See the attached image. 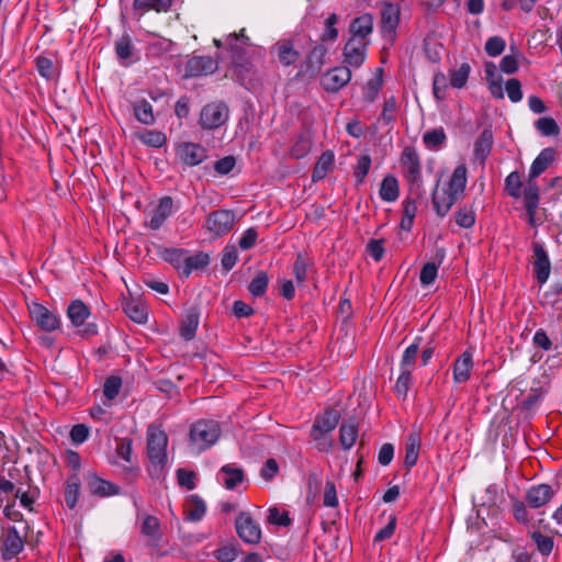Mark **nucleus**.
<instances>
[{
    "label": "nucleus",
    "instance_id": "1",
    "mask_svg": "<svg viewBox=\"0 0 562 562\" xmlns=\"http://www.w3.org/2000/svg\"><path fill=\"white\" fill-rule=\"evenodd\" d=\"M468 169L464 164L457 166L449 181L440 187L437 182L432 191V205L438 216H446L452 205L464 195Z\"/></svg>",
    "mask_w": 562,
    "mask_h": 562
},
{
    "label": "nucleus",
    "instance_id": "2",
    "mask_svg": "<svg viewBox=\"0 0 562 562\" xmlns=\"http://www.w3.org/2000/svg\"><path fill=\"white\" fill-rule=\"evenodd\" d=\"M221 427L215 420H199L191 426L190 443L191 447L201 452L213 446L220 438Z\"/></svg>",
    "mask_w": 562,
    "mask_h": 562
},
{
    "label": "nucleus",
    "instance_id": "3",
    "mask_svg": "<svg viewBox=\"0 0 562 562\" xmlns=\"http://www.w3.org/2000/svg\"><path fill=\"white\" fill-rule=\"evenodd\" d=\"M66 313L71 325L75 328H78V334L81 337L88 338L98 334L97 324L87 323L91 313L90 308L81 300L71 301Z\"/></svg>",
    "mask_w": 562,
    "mask_h": 562
},
{
    "label": "nucleus",
    "instance_id": "4",
    "mask_svg": "<svg viewBox=\"0 0 562 562\" xmlns=\"http://www.w3.org/2000/svg\"><path fill=\"white\" fill-rule=\"evenodd\" d=\"M167 434L155 425L147 429V454L155 467H164L167 461Z\"/></svg>",
    "mask_w": 562,
    "mask_h": 562
},
{
    "label": "nucleus",
    "instance_id": "5",
    "mask_svg": "<svg viewBox=\"0 0 562 562\" xmlns=\"http://www.w3.org/2000/svg\"><path fill=\"white\" fill-rule=\"evenodd\" d=\"M236 222V215L232 210H216L211 212L203 224V228L212 237H222L228 234Z\"/></svg>",
    "mask_w": 562,
    "mask_h": 562
},
{
    "label": "nucleus",
    "instance_id": "6",
    "mask_svg": "<svg viewBox=\"0 0 562 562\" xmlns=\"http://www.w3.org/2000/svg\"><path fill=\"white\" fill-rule=\"evenodd\" d=\"M29 313L37 328L43 331L52 333L60 327L59 316L38 302L29 304Z\"/></svg>",
    "mask_w": 562,
    "mask_h": 562
},
{
    "label": "nucleus",
    "instance_id": "7",
    "mask_svg": "<svg viewBox=\"0 0 562 562\" xmlns=\"http://www.w3.org/2000/svg\"><path fill=\"white\" fill-rule=\"evenodd\" d=\"M400 162L405 179L411 184L419 186L422 182V164L417 150L412 146L405 147L402 151Z\"/></svg>",
    "mask_w": 562,
    "mask_h": 562
},
{
    "label": "nucleus",
    "instance_id": "8",
    "mask_svg": "<svg viewBox=\"0 0 562 562\" xmlns=\"http://www.w3.org/2000/svg\"><path fill=\"white\" fill-rule=\"evenodd\" d=\"M239 538L249 544H257L261 540V528L248 513H240L235 521Z\"/></svg>",
    "mask_w": 562,
    "mask_h": 562
},
{
    "label": "nucleus",
    "instance_id": "9",
    "mask_svg": "<svg viewBox=\"0 0 562 562\" xmlns=\"http://www.w3.org/2000/svg\"><path fill=\"white\" fill-rule=\"evenodd\" d=\"M228 119V109L223 103H210L203 106L200 115L202 127L213 130L222 126Z\"/></svg>",
    "mask_w": 562,
    "mask_h": 562
},
{
    "label": "nucleus",
    "instance_id": "10",
    "mask_svg": "<svg viewBox=\"0 0 562 562\" xmlns=\"http://www.w3.org/2000/svg\"><path fill=\"white\" fill-rule=\"evenodd\" d=\"M115 56L123 67H128L139 59L138 52L132 36L125 32L114 41Z\"/></svg>",
    "mask_w": 562,
    "mask_h": 562
},
{
    "label": "nucleus",
    "instance_id": "11",
    "mask_svg": "<svg viewBox=\"0 0 562 562\" xmlns=\"http://www.w3.org/2000/svg\"><path fill=\"white\" fill-rule=\"evenodd\" d=\"M176 155L183 165L189 167L200 165L207 157L206 149L203 146L190 142L179 144Z\"/></svg>",
    "mask_w": 562,
    "mask_h": 562
},
{
    "label": "nucleus",
    "instance_id": "12",
    "mask_svg": "<svg viewBox=\"0 0 562 562\" xmlns=\"http://www.w3.org/2000/svg\"><path fill=\"white\" fill-rule=\"evenodd\" d=\"M368 44V41L350 37L344 47V61L350 67H360L366 60Z\"/></svg>",
    "mask_w": 562,
    "mask_h": 562
},
{
    "label": "nucleus",
    "instance_id": "13",
    "mask_svg": "<svg viewBox=\"0 0 562 562\" xmlns=\"http://www.w3.org/2000/svg\"><path fill=\"white\" fill-rule=\"evenodd\" d=\"M351 79L348 66H338L325 72L321 79L323 88L328 92H337Z\"/></svg>",
    "mask_w": 562,
    "mask_h": 562
},
{
    "label": "nucleus",
    "instance_id": "14",
    "mask_svg": "<svg viewBox=\"0 0 562 562\" xmlns=\"http://www.w3.org/2000/svg\"><path fill=\"white\" fill-rule=\"evenodd\" d=\"M217 69V63L210 56H194L190 58L184 68L186 77H199L213 74Z\"/></svg>",
    "mask_w": 562,
    "mask_h": 562
},
{
    "label": "nucleus",
    "instance_id": "15",
    "mask_svg": "<svg viewBox=\"0 0 562 562\" xmlns=\"http://www.w3.org/2000/svg\"><path fill=\"white\" fill-rule=\"evenodd\" d=\"M339 418L340 415L335 409H327L323 415L317 416L311 429L312 439H319L318 436L330 434L338 425Z\"/></svg>",
    "mask_w": 562,
    "mask_h": 562
},
{
    "label": "nucleus",
    "instance_id": "16",
    "mask_svg": "<svg viewBox=\"0 0 562 562\" xmlns=\"http://www.w3.org/2000/svg\"><path fill=\"white\" fill-rule=\"evenodd\" d=\"M532 250L535 255L533 271L536 278L540 284H544L548 281L551 271L548 252L543 246L537 241L532 244Z\"/></svg>",
    "mask_w": 562,
    "mask_h": 562
},
{
    "label": "nucleus",
    "instance_id": "17",
    "mask_svg": "<svg viewBox=\"0 0 562 562\" xmlns=\"http://www.w3.org/2000/svg\"><path fill=\"white\" fill-rule=\"evenodd\" d=\"M554 496V491L548 484L532 485L526 492V502L530 508H540L546 506Z\"/></svg>",
    "mask_w": 562,
    "mask_h": 562
},
{
    "label": "nucleus",
    "instance_id": "18",
    "mask_svg": "<svg viewBox=\"0 0 562 562\" xmlns=\"http://www.w3.org/2000/svg\"><path fill=\"white\" fill-rule=\"evenodd\" d=\"M216 479L226 490H235L245 481V473L241 468L226 464L220 469Z\"/></svg>",
    "mask_w": 562,
    "mask_h": 562
},
{
    "label": "nucleus",
    "instance_id": "19",
    "mask_svg": "<svg viewBox=\"0 0 562 562\" xmlns=\"http://www.w3.org/2000/svg\"><path fill=\"white\" fill-rule=\"evenodd\" d=\"M473 369V353L470 350L463 351L454 361L452 373L456 383H465L471 378Z\"/></svg>",
    "mask_w": 562,
    "mask_h": 562
},
{
    "label": "nucleus",
    "instance_id": "20",
    "mask_svg": "<svg viewBox=\"0 0 562 562\" xmlns=\"http://www.w3.org/2000/svg\"><path fill=\"white\" fill-rule=\"evenodd\" d=\"M173 212V201L170 196H164L159 200L157 206L150 212L148 222L149 228L159 229L166 220Z\"/></svg>",
    "mask_w": 562,
    "mask_h": 562
},
{
    "label": "nucleus",
    "instance_id": "21",
    "mask_svg": "<svg viewBox=\"0 0 562 562\" xmlns=\"http://www.w3.org/2000/svg\"><path fill=\"white\" fill-rule=\"evenodd\" d=\"M24 548V540L15 527H10L3 541L2 557L10 560L16 557Z\"/></svg>",
    "mask_w": 562,
    "mask_h": 562
},
{
    "label": "nucleus",
    "instance_id": "22",
    "mask_svg": "<svg viewBox=\"0 0 562 562\" xmlns=\"http://www.w3.org/2000/svg\"><path fill=\"white\" fill-rule=\"evenodd\" d=\"M328 50L326 44L317 43L306 57V72H310L311 76L318 74L326 61L325 57Z\"/></svg>",
    "mask_w": 562,
    "mask_h": 562
},
{
    "label": "nucleus",
    "instance_id": "23",
    "mask_svg": "<svg viewBox=\"0 0 562 562\" xmlns=\"http://www.w3.org/2000/svg\"><path fill=\"white\" fill-rule=\"evenodd\" d=\"M555 157V150L551 147L543 148L540 154L532 161L528 180L536 181V179L544 172L549 166L553 162Z\"/></svg>",
    "mask_w": 562,
    "mask_h": 562
},
{
    "label": "nucleus",
    "instance_id": "24",
    "mask_svg": "<svg viewBox=\"0 0 562 562\" xmlns=\"http://www.w3.org/2000/svg\"><path fill=\"white\" fill-rule=\"evenodd\" d=\"M88 490L92 495L109 497L119 494V486L110 481L91 475L88 480Z\"/></svg>",
    "mask_w": 562,
    "mask_h": 562
},
{
    "label": "nucleus",
    "instance_id": "25",
    "mask_svg": "<svg viewBox=\"0 0 562 562\" xmlns=\"http://www.w3.org/2000/svg\"><path fill=\"white\" fill-rule=\"evenodd\" d=\"M272 52L278 56L279 61L283 66L293 65L300 57V53L294 49L293 44L289 41H280L272 47Z\"/></svg>",
    "mask_w": 562,
    "mask_h": 562
},
{
    "label": "nucleus",
    "instance_id": "26",
    "mask_svg": "<svg viewBox=\"0 0 562 562\" xmlns=\"http://www.w3.org/2000/svg\"><path fill=\"white\" fill-rule=\"evenodd\" d=\"M485 76L491 94L495 99H503V81L502 77L497 74V67L494 63L490 61L485 64Z\"/></svg>",
    "mask_w": 562,
    "mask_h": 562
},
{
    "label": "nucleus",
    "instance_id": "27",
    "mask_svg": "<svg viewBox=\"0 0 562 562\" xmlns=\"http://www.w3.org/2000/svg\"><path fill=\"white\" fill-rule=\"evenodd\" d=\"M35 67L40 76L46 80H54L59 76V69L53 56H37L35 58Z\"/></svg>",
    "mask_w": 562,
    "mask_h": 562
},
{
    "label": "nucleus",
    "instance_id": "28",
    "mask_svg": "<svg viewBox=\"0 0 562 562\" xmlns=\"http://www.w3.org/2000/svg\"><path fill=\"white\" fill-rule=\"evenodd\" d=\"M420 445L422 440L418 432L413 431L407 436L404 458V464L406 468H412L417 463Z\"/></svg>",
    "mask_w": 562,
    "mask_h": 562
},
{
    "label": "nucleus",
    "instance_id": "29",
    "mask_svg": "<svg viewBox=\"0 0 562 562\" xmlns=\"http://www.w3.org/2000/svg\"><path fill=\"white\" fill-rule=\"evenodd\" d=\"M373 19L370 14H363L356 18L350 25V37H358L367 41V37L372 33Z\"/></svg>",
    "mask_w": 562,
    "mask_h": 562
},
{
    "label": "nucleus",
    "instance_id": "30",
    "mask_svg": "<svg viewBox=\"0 0 562 562\" xmlns=\"http://www.w3.org/2000/svg\"><path fill=\"white\" fill-rule=\"evenodd\" d=\"M171 3V0H134L133 10L142 16L150 10L166 12L170 9Z\"/></svg>",
    "mask_w": 562,
    "mask_h": 562
},
{
    "label": "nucleus",
    "instance_id": "31",
    "mask_svg": "<svg viewBox=\"0 0 562 562\" xmlns=\"http://www.w3.org/2000/svg\"><path fill=\"white\" fill-rule=\"evenodd\" d=\"M186 515L190 521H199L203 518L206 512L204 501L198 495H191L186 502Z\"/></svg>",
    "mask_w": 562,
    "mask_h": 562
},
{
    "label": "nucleus",
    "instance_id": "32",
    "mask_svg": "<svg viewBox=\"0 0 562 562\" xmlns=\"http://www.w3.org/2000/svg\"><path fill=\"white\" fill-rule=\"evenodd\" d=\"M210 263V257L205 252H196L192 256L184 257V265L182 269V274L188 278L192 271L203 269Z\"/></svg>",
    "mask_w": 562,
    "mask_h": 562
},
{
    "label": "nucleus",
    "instance_id": "33",
    "mask_svg": "<svg viewBox=\"0 0 562 562\" xmlns=\"http://www.w3.org/2000/svg\"><path fill=\"white\" fill-rule=\"evenodd\" d=\"M334 159L335 156L330 150H326L321 155L312 173V180L314 182L323 180L326 177L327 172L334 164Z\"/></svg>",
    "mask_w": 562,
    "mask_h": 562
},
{
    "label": "nucleus",
    "instance_id": "34",
    "mask_svg": "<svg viewBox=\"0 0 562 562\" xmlns=\"http://www.w3.org/2000/svg\"><path fill=\"white\" fill-rule=\"evenodd\" d=\"M380 198L385 202H394L400 195L398 181L394 176H386L381 183Z\"/></svg>",
    "mask_w": 562,
    "mask_h": 562
},
{
    "label": "nucleus",
    "instance_id": "35",
    "mask_svg": "<svg viewBox=\"0 0 562 562\" xmlns=\"http://www.w3.org/2000/svg\"><path fill=\"white\" fill-rule=\"evenodd\" d=\"M492 145H493L492 132L488 130H484L480 134V136L476 139L475 145H474L475 157L483 162L490 155Z\"/></svg>",
    "mask_w": 562,
    "mask_h": 562
},
{
    "label": "nucleus",
    "instance_id": "36",
    "mask_svg": "<svg viewBox=\"0 0 562 562\" xmlns=\"http://www.w3.org/2000/svg\"><path fill=\"white\" fill-rule=\"evenodd\" d=\"M199 326V312L195 308H191L188 311L181 327L180 335L186 340H191Z\"/></svg>",
    "mask_w": 562,
    "mask_h": 562
},
{
    "label": "nucleus",
    "instance_id": "37",
    "mask_svg": "<svg viewBox=\"0 0 562 562\" xmlns=\"http://www.w3.org/2000/svg\"><path fill=\"white\" fill-rule=\"evenodd\" d=\"M161 259L169 262L177 270L183 269L184 257L187 255L186 249L181 248H161L158 251Z\"/></svg>",
    "mask_w": 562,
    "mask_h": 562
},
{
    "label": "nucleus",
    "instance_id": "38",
    "mask_svg": "<svg viewBox=\"0 0 562 562\" xmlns=\"http://www.w3.org/2000/svg\"><path fill=\"white\" fill-rule=\"evenodd\" d=\"M423 142L427 149L436 151L445 146L447 136L443 128H434L423 135Z\"/></svg>",
    "mask_w": 562,
    "mask_h": 562
},
{
    "label": "nucleus",
    "instance_id": "39",
    "mask_svg": "<svg viewBox=\"0 0 562 562\" xmlns=\"http://www.w3.org/2000/svg\"><path fill=\"white\" fill-rule=\"evenodd\" d=\"M383 85L382 69L378 68L374 76L369 79L363 87V98L368 102H373Z\"/></svg>",
    "mask_w": 562,
    "mask_h": 562
},
{
    "label": "nucleus",
    "instance_id": "40",
    "mask_svg": "<svg viewBox=\"0 0 562 562\" xmlns=\"http://www.w3.org/2000/svg\"><path fill=\"white\" fill-rule=\"evenodd\" d=\"M471 67L469 64L463 63L459 68L450 70L449 83L452 88H463L469 79Z\"/></svg>",
    "mask_w": 562,
    "mask_h": 562
},
{
    "label": "nucleus",
    "instance_id": "41",
    "mask_svg": "<svg viewBox=\"0 0 562 562\" xmlns=\"http://www.w3.org/2000/svg\"><path fill=\"white\" fill-rule=\"evenodd\" d=\"M358 438V427L355 424H342L339 428V441L342 449H350Z\"/></svg>",
    "mask_w": 562,
    "mask_h": 562
},
{
    "label": "nucleus",
    "instance_id": "42",
    "mask_svg": "<svg viewBox=\"0 0 562 562\" xmlns=\"http://www.w3.org/2000/svg\"><path fill=\"white\" fill-rule=\"evenodd\" d=\"M312 148V137L310 133H302L295 140L291 148L292 157L296 159L304 158L308 155Z\"/></svg>",
    "mask_w": 562,
    "mask_h": 562
},
{
    "label": "nucleus",
    "instance_id": "43",
    "mask_svg": "<svg viewBox=\"0 0 562 562\" xmlns=\"http://www.w3.org/2000/svg\"><path fill=\"white\" fill-rule=\"evenodd\" d=\"M134 114L135 117L143 124L151 125L155 123L153 106L146 100L138 101L134 104Z\"/></svg>",
    "mask_w": 562,
    "mask_h": 562
},
{
    "label": "nucleus",
    "instance_id": "44",
    "mask_svg": "<svg viewBox=\"0 0 562 562\" xmlns=\"http://www.w3.org/2000/svg\"><path fill=\"white\" fill-rule=\"evenodd\" d=\"M539 187L536 181L528 180L524 190V204L526 210H537L539 205Z\"/></svg>",
    "mask_w": 562,
    "mask_h": 562
},
{
    "label": "nucleus",
    "instance_id": "45",
    "mask_svg": "<svg viewBox=\"0 0 562 562\" xmlns=\"http://www.w3.org/2000/svg\"><path fill=\"white\" fill-rule=\"evenodd\" d=\"M422 338L418 337L415 339L413 344H411L403 352L401 360V369L413 371L417 355L419 352V344Z\"/></svg>",
    "mask_w": 562,
    "mask_h": 562
},
{
    "label": "nucleus",
    "instance_id": "46",
    "mask_svg": "<svg viewBox=\"0 0 562 562\" xmlns=\"http://www.w3.org/2000/svg\"><path fill=\"white\" fill-rule=\"evenodd\" d=\"M535 127L542 136H558L560 133L558 123L551 116L539 117L535 122Z\"/></svg>",
    "mask_w": 562,
    "mask_h": 562
},
{
    "label": "nucleus",
    "instance_id": "47",
    "mask_svg": "<svg viewBox=\"0 0 562 562\" xmlns=\"http://www.w3.org/2000/svg\"><path fill=\"white\" fill-rule=\"evenodd\" d=\"M80 481L77 475L68 479L65 490V502L66 505L72 509L77 505L79 495Z\"/></svg>",
    "mask_w": 562,
    "mask_h": 562
},
{
    "label": "nucleus",
    "instance_id": "48",
    "mask_svg": "<svg viewBox=\"0 0 562 562\" xmlns=\"http://www.w3.org/2000/svg\"><path fill=\"white\" fill-rule=\"evenodd\" d=\"M124 311H125L126 315L135 323L144 324L147 322V317H148L147 308L142 303H135V302L127 303L124 307Z\"/></svg>",
    "mask_w": 562,
    "mask_h": 562
},
{
    "label": "nucleus",
    "instance_id": "49",
    "mask_svg": "<svg viewBox=\"0 0 562 562\" xmlns=\"http://www.w3.org/2000/svg\"><path fill=\"white\" fill-rule=\"evenodd\" d=\"M269 278L263 271L259 272L249 283L248 290L254 296H261L266 293Z\"/></svg>",
    "mask_w": 562,
    "mask_h": 562
},
{
    "label": "nucleus",
    "instance_id": "50",
    "mask_svg": "<svg viewBox=\"0 0 562 562\" xmlns=\"http://www.w3.org/2000/svg\"><path fill=\"white\" fill-rule=\"evenodd\" d=\"M397 111V101L394 97L385 100L379 122L383 125H391L395 121V113Z\"/></svg>",
    "mask_w": 562,
    "mask_h": 562
},
{
    "label": "nucleus",
    "instance_id": "51",
    "mask_svg": "<svg viewBox=\"0 0 562 562\" xmlns=\"http://www.w3.org/2000/svg\"><path fill=\"white\" fill-rule=\"evenodd\" d=\"M338 22V16L336 13H331L325 21V30L321 35V42L326 44V42H334L338 37V30L336 29V23Z\"/></svg>",
    "mask_w": 562,
    "mask_h": 562
},
{
    "label": "nucleus",
    "instance_id": "52",
    "mask_svg": "<svg viewBox=\"0 0 562 562\" xmlns=\"http://www.w3.org/2000/svg\"><path fill=\"white\" fill-rule=\"evenodd\" d=\"M412 383V371L402 370L394 385V392L397 397L405 398Z\"/></svg>",
    "mask_w": 562,
    "mask_h": 562
},
{
    "label": "nucleus",
    "instance_id": "53",
    "mask_svg": "<svg viewBox=\"0 0 562 562\" xmlns=\"http://www.w3.org/2000/svg\"><path fill=\"white\" fill-rule=\"evenodd\" d=\"M143 144L159 148L166 143V135L160 131L149 130L139 135Z\"/></svg>",
    "mask_w": 562,
    "mask_h": 562
},
{
    "label": "nucleus",
    "instance_id": "54",
    "mask_svg": "<svg viewBox=\"0 0 562 562\" xmlns=\"http://www.w3.org/2000/svg\"><path fill=\"white\" fill-rule=\"evenodd\" d=\"M122 387V379L116 375L109 376L103 384V395L109 400H114Z\"/></svg>",
    "mask_w": 562,
    "mask_h": 562
},
{
    "label": "nucleus",
    "instance_id": "55",
    "mask_svg": "<svg viewBox=\"0 0 562 562\" xmlns=\"http://www.w3.org/2000/svg\"><path fill=\"white\" fill-rule=\"evenodd\" d=\"M505 189L507 193L515 199L521 196V180L517 171H513L506 177Z\"/></svg>",
    "mask_w": 562,
    "mask_h": 562
},
{
    "label": "nucleus",
    "instance_id": "56",
    "mask_svg": "<svg viewBox=\"0 0 562 562\" xmlns=\"http://www.w3.org/2000/svg\"><path fill=\"white\" fill-rule=\"evenodd\" d=\"M439 263L427 262L423 266L419 273L422 285L427 286L435 282L438 274Z\"/></svg>",
    "mask_w": 562,
    "mask_h": 562
},
{
    "label": "nucleus",
    "instance_id": "57",
    "mask_svg": "<svg viewBox=\"0 0 562 562\" xmlns=\"http://www.w3.org/2000/svg\"><path fill=\"white\" fill-rule=\"evenodd\" d=\"M382 22L390 30L396 27L398 23V9L396 5L392 3H387L384 5L382 10Z\"/></svg>",
    "mask_w": 562,
    "mask_h": 562
},
{
    "label": "nucleus",
    "instance_id": "58",
    "mask_svg": "<svg viewBox=\"0 0 562 562\" xmlns=\"http://www.w3.org/2000/svg\"><path fill=\"white\" fill-rule=\"evenodd\" d=\"M310 263L302 255H299L293 265V272L297 284H303L307 280V270Z\"/></svg>",
    "mask_w": 562,
    "mask_h": 562
},
{
    "label": "nucleus",
    "instance_id": "59",
    "mask_svg": "<svg viewBox=\"0 0 562 562\" xmlns=\"http://www.w3.org/2000/svg\"><path fill=\"white\" fill-rule=\"evenodd\" d=\"M371 167V158L368 155H362L358 158L357 166L355 168L353 176L358 184H361Z\"/></svg>",
    "mask_w": 562,
    "mask_h": 562
},
{
    "label": "nucleus",
    "instance_id": "60",
    "mask_svg": "<svg viewBox=\"0 0 562 562\" xmlns=\"http://www.w3.org/2000/svg\"><path fill=\"white\" fill-rule=\"evenodd\" d=\"M177 480L180 486L186 487L189 491L194 490L196 486V474L193 471L187 469H178Z\"/></svg>",
    "mask_w": 562,
    "mask_h": 562
},
{
    "label": "nucleus",
    "instance_id": "61",
    "mask_svg": "<svg viewBox=\"0 0 562 562\" xmlns=\"http://www.w3.org/2000/svg\"><path fill=\"white\" fill-rule=\"evenodd\" d=\"M448 88L447 77L442 72H437L432 79V91L437 100L441 101L446 98V91Z\"/></svg>",
    "mask_w": 562,
    "mask_h": 562
},
{
    "label": "nucleus",
    "instance_id": "62",
    "mask_svg": "<svg viewBox=\"0 0 562 562\" xmlns=\"http://www.w3.org/2000/svg\"><path fill=\"white\" fill-rule=\"evenodd\" d=\"M268 522L271 525L286 527L291 525V519L286 510H280L277 507H271L269 509Z\"/></svg>",
    "mask_w": 562,
    "mask_h": 562
},
{
    "label": "nucleus",
    "instance_id": "63",
    "mask_svg": "<svg viewBox=\"0 0 562 562\" xmlns=\"http://www.w3.org/2000/svg\"><path fill=\"white\" fill-rule=\"evenodd\" d=\"M142 533L146 537L156 538L159 532V520L150 515H146L142 522Z\"/></svg>",
    "mask_w": 562,
    "mask_h": 562
},
{
    "label": "nucleus",
    "instance_id": "64",
    "mask_svg": "<svg viewBox=\"0 0 562 562\" xmlns=\"http://www.w3.org/2000/svg\"><path fill=\"white\" fill-rule=\"evenodd\" d=\"M456 223L463 228H470L475 223V214L471 209L462 207L456 215Z\"/></svg>",
    "mask_w": 562,
    "mask_h": 562
}]
</instances>
